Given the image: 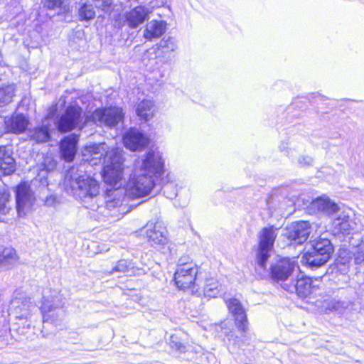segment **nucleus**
<instances>
[{"instance_id": "obj_1", "label": "nucleus", "mask_w": 364, "mask_h": 364, "mask_svg": "<svg viewBox=\"0 0 364 364\" xmlns=\"http://www.w3.org/2000/svg\"><path fill=\"white\" fill-rule=\"evenodd\" d=\"M164 173V162L159 151L150 150L134 164V169L125 185V193L132 198L149 195Z\"/></svg>"}, {"instance_id": "obj_2", "label": "nucleus", "mask_w": 364, "mask_h": 364, "mask_svg": "<svg viewBox=\"0 0 364 364\" xmlns=\"http://www.w3.org/2000/svg\"><path fill=\"white\" fill-rule=\"evenodd\" d=\"M63 186L65 191L80 199L86 208L98 210L100 186L95 179L72 167L65 175Z\"/></svg>"}, {"instance_id": "obj_3", "label": "nucleus", "mask_w": 364, "mask_h": 364, "mask_svg": "<svg viewBox=\"0 0 364 364\" xmlns=\"http://www.w3.org/2000/svg\"><path fill=\"white\" fill-rule=\"evenodd\" d=\"M122 152L118 148H112L103 160V180L107 184L115 188L114 189H119L122 186L124 168Z\"/></svg>"}, {"instance_id": "obj_4", "label": "nucleus", "mask_w": 364, "mask_h": 364, "mask_svg": "<svg viewBox=\"0 0 364 364\" xmlns=\"http://www.w3.org/2000/svg\"><path fill=\"white\" fill-rule=\"evenodd\" d=\"M333 252V245L327 238H319L312 245V249L302 257V262L311 267H320L329 259Z\"/></svg>"}, {"instance_id": "obj_5", "label": "nucleus", "mask_w": 364, "mask_h": 364, "mask_svg": "<svg viewBox=\"0 0 364 364\" xmlns=\"http://www.w3.org/2000/svg\"><path fill=\"white\" fill-rule=\"evenodd\" d=\"M44 292L41 310L43 314V322L58 323L63 316L64 311L61 309L62 297L59 292L55 291L48 294Z\"/></svg>"}, {"instance_id": "obj_6", "label": "nucleus", "mask_w": 364, "mask_h": 364, "mask_svg": "<svg viewBox=\"0 0 364 364\" xmlns=\"http://www.w3.org/2000/svg\"><path fill=\"white\" fill-rule=\"evenodd\" d=\"M198 265L186 257H181L174 274V280L178 288L186 289L191 287L196 280Z\"/></svg>"}, {"instance_id": "obj_7", "label": "nucleus", "mask_w": 364, "mask_h": 364, "mask_svg": "<svg viewBox=\"0 0 364 364\" xmlns=\"http://www.w3.org/2000/svg\"><path fill=\"white\" fill-rule=\"evenodd\" d=\"M277 228L273 226L264 228L259 234V247L257 254V262L258 267L266 268V262L269 257V252L272 249L274 240L277 237Z\"/></svg>"}, {"instance_id": "obj_8", "label": "nucleus", "mask_w": 364, "mask_h": 364, "mask_svg": "<svg viewBox=\"0 0 364 364\" xmlns=\"http://www.w3.org/2000/svg\"><path fill=\"white\" fill-rule=\"evenodd\" d=\"M124 114L119 107H109L107 109H97L92 114L95 124L99 126L113 127L122 120Z\"/></svg>"}, {"instance_id": "obj_9", "label": "nucleus", "mask_w": 364, "mask_h": 364, "mask_svg": "<svg viewBox=\"0 0 364 364\" xmlns=\"http://www.w3.org/2000/svg\"><path fill=\"white\" fill-rule=\"evenodd\" d=\"M16 210L19 216H23L31 210L35 197L27 183H22L16 188Z\"/></svg>"}, {"instance_id": "obj_10", "label": "nucleus", "mask_w": 364, "mask_h": 364, "mask_svg": "<svg viewBox=\"0 0 364 364\" xmlns=\"http://www.w3.org/2000/svg\"><path fill=\"white\" fill-rule=\"evenodd\" d=\"M296 267H298V263L295 258L279 259L271 265V277L275 281L286 280Z\"/></svg>"}, {"instance_id": "obj_11", "label": "nucleus", "mask_w": 364, "mask_h": 364, "mask_svg": "<svg viewBox=\"0 0 364 364\" xmlns=\"http://www.w3.org/2000/svg\"><path fill=\"white\" fill-rule=\"evenodd\" d=\"M82 109L78 106H70L66 109L58 122V130L61 132H69L80 127L82 121Z\"/></svg>"}, {"instance_id": "obj_12", "label": "nucleus", "mask_w": 364, "mask_h": 364, "mask_svg": "<svg viewBox=\"0 0 364 364\" xmlns=\"http://www.w3.org/2000/svg\"><path fill=\"white\" fill-rule=\"evenodd\" d=\"M311 226L308 221L294 223L286 229L285 236L295 244H302L309 237Z\"/></svg>"}, {"instance_id": "obj_13", "label": "nucleus", "mask_w": 364, "mask_h": 364, "mask_svg": "<svg viewBox=\"0 0 364 364\" xmlns=\"http://www.w3.org/2000/svg\"><path fill=\"white\" fill-rule=\"evenodd\" d=\"M149 142V138L134 128L130 129L123 136V143L125 147L132 151L144 149Z\"/></svg>"}, {"instance_id": "obj_14", "label": "nucleus", "mask_w": 364, "mask_h": 364, "mask_svg": "<svg viewBox=\"0 0 364 364\" xmlns=\"http://www.w3.org/2000/svg\"><path fill=\"white\" fill-rule=\"evenodd\" d=\"M229 311L235 318V322L239 331L245 333L248 329V322L245 309L237 299H230L226 301Z\"/></svg>"}, {"instance_id": "obj_15", "label": "nucleus", "mask_w": 364, "mask_h": 364, "mask_svg": "<svg viewBox=\"0 0 364 364\" xmlns=\"http://www.w3.org/2000/svg\"><path fill=\"white\" fill-rule=\"evenodd\" d=\"M105 143L92 144L87 145L82 151L84 160L90 161L93 165H96L104 156L106 157L107 154L111 151Z\"/></svg>"}, {"instance_id": "obj_16", "label": "nucleus", "mask_w": 364, "mask_h": 364, "mask_svg": "<svg viewBox=\"0 0 364 364\" xmlns=\"http://www.w3.org/2000/svg\"><path fill=\"white\" fill-rule=\"evenodd\" d=\"M310 208L315 213L334 218L341 210L338 205L327 197H320L313 200Z\"/></svg>"}, {"instance_id": "obj_17", "label": "nucleus", "mask_w": 364, "mask_h": 364, "mask_svg": "<svg viewBox=\"0 0 364 364\" xmlns=\"http://www.w3.org/2000/svg\"><path fill=\"white\" fill-rule=\"evenodd\" d=\"M167 230L161 223H156L153 227L148 226L146 230V237L151 245L162 246L167 243Z\"/></svg>"}, {"instance_id": "obj_18", "label": "nucleus", "mask_w": 364, "mask_h": 364, "mask_svg": "<svg viewBox=\"0 0 364 364\" xmlns=\"http://www.w3.org/2000/svg\"><path fill=\"white\" fill-rule=\"evenodd\" d=\"M149 13L148 8L136 6L125 14L126 21L130 28H137L149 17Z\"/></svg>"}, {"instance_id": "obj_19", "label": "nucleus", "mask_w": 364, "mask_h": 364, "mask_svg": "<svg viewBox=\"0 0 364 364\" xmlns=\"http://www.w3.org/2000/svg\"><path fill=\"white\" fill-rule=\"evenodd\" d=\"M78 136L73 134L64 138L60 143V153L66 161H72L76 153Z\"/></svg>"}, {"instance_id": "obj_20", "label": "nucleus", "mask_w": 364, "mask_h": 364, "mask_svg": "<svg viewBox=\"0 0 364 364\" xmlns=\"http://www.w3.org/2000/svg\"><path fill=\"white\" fill-rule=\"evenodd\" d=\"M353 225L354 223L350 220L349 216L341 210L332 220V227L336 234H350L353 229Z\"/></svg>"}, {"instance_id": "obj_21", "label": "nucleus", "mask_w": 364, "mask_h": 364, "mask_svg": "<svg viewBox=\"0 0 364 364\" xmlns=\"http://www.w3.org/2000/svg\"><path fill=\"white\" fill-rule=\"evenodd\" d=\"M166 29V23L163 21L152 20L148 22L144 31L143 36L148 41L160 38Z\"/></svg>"}, {"instance_id": "obj_22", "label": "nucleus", "mask_w": 364, "mask_h": 364, "mask_svg": "<svg viewBox=\"0 0 364 364\" xmlns=\"http://www.w3.org/2000/svg\"><path fill=\"white\" fill-rule=\"evenodd\" d=\"M28 124V119L21 114H14L5 120V125L8 132L16 134L23 132L26 129Z\"/></svg>"}, {"instance_id": "obj_23", "label": "nucleus", "mask_w": 364, "mask_h": 364, "mask_svg": "<svg viewBox=\"0 0 364 364\" xmlns=\"http://www.w3.org/2000/svg\"><path fill=\"white\" fill-rule=\"evenodd\" d=\"M14 307V314L16 318L28 319L31 313L36 309L30 301H21L19 299H15L12 301Z\"/></svg>"}, {"instance_id": "obj_24", "label": "nucleus", "mask_w": 364, "mask_h": 364, "mask_svg": "<svg viewBox=\"0 0 364 364\" xmlns=\"http://www.w3.org/2000/svg\"><path fill=\"white\" fill-rule=\"evenodd\" d=\"M124 193L120 189L107 190L105 206H100L99 209H107L112 210L116 208H119L122 204L124 198Z\"/></svg>"}, {"instance_id": "obj_25", "label": "nucleus", "mask_w": 364, "mask_h": 364, "mask_svg": "<svg viewBox=\"0 0 364 364\" xmlns=\"http://www.w3.org/2000/svg\"><path fill=\"white\" fill-rule=\"evenodd\" d=\"M321 312L329 314L331 312L343 313L347 308L346 303L341 301H336L333 299L323 300L318 304Z\"/></svg>"}, {"instance_id": "obj_26", "label": "nucleus", "mask_w": 364, "mask_h": 364, "mask_svg": "<svg viewBox=\"0 0 364 364\" xmlns=\"http://www.w3.org/2000/svg\"><path fill=\"white\" fill-rule=\"evenodd\" d=\"M154 103L150 100H144L136 107V114L141 119L146 122L154 117Z\"/></svg>"}, {"instance_id": "obj_27", "label": "nucleus", "mask_w": 364, "mask_h": 364, "mask_svg": "<svg viewBox=\"0 0 364 364\" xmlns=\"http://www.w3.org/2000/svg\"><path fill=\"white\" fill-rule=\"evenodd\" d=\"M0 171L4 175H10L15 171L14 159L4 147H0Z\"/></svg>"}, {"instance_id": "obj_28", "label": "nucleus", "mask_w": 364, "mask_h": 364, "mask_svg": "<svg viewBox=\"0 0 364 364\" xmlns=\"http://www.w3.org/2000/svg\"><path fill=\"white\" fill-rule=\"evenodd\" d=\"M294 289L297 294L301 297H306L312 292L311 280L310 278L301 275L296 279Z\"/></svg>"}, {"instance_id": "obj_29", "label": "nucleus", "mask_w": 364, "mask_h": 364, "mask_svg": "<svg viewBox=\"0 0 364 364\" xmlns=\"http://www.w3.org/2000/svg\"><path fill=\"white\" fill-rule=\"evenodd\" d=\"M46 121L43 122L41 127H37L30 132L31 138L38 143L46 142L50 139V129Z\"/></svg>"}, {"instance_id": "obj_30", "label": "nucleus", "mask_w": 364, "mask_h": 364, "mask_svg": "<svg viewBox=\"0 0 364 364\" xmlns=\"http://www.w3.org/2000/svg\"><path fill=\"white\" fill-rule=\"evenodd\" d=\"M18 256L14 249L4 247L0 245V265H10L18 260Z\"/></svg>"}, {"instance_id": "obj_31", "label": "nucleus", "mask_w": 364, "mask_h": 364, "mask_svg": "<svg viewBox=\"0 0 364 364\" xmlns=\"http://www.w3.org/2000/svg\"><path fill=\"white\" fill-rule=\"evenodd\" d=\"M224 334L229 342L228 348L230 352L232 353L242 346L243 340L242 338L235 335L233 331H228L225 330L224 331Z\"/></svg>"}, {"instance_id": "obj_32", "label": "nucleus", "mask_w": 364, "mask_h": 364, "mask_svg": "<svg viewBox=\"0 0 364 364\" xmlns=\"http://www.w3.org/2000/svg\"><path fill=\"white\" fill-rule=\"evenodd\" d=\"M219 283L214 278L205 279L204 285V295L207 297H215L219 293Z\"/></svg>"}, {"instance_id": "obj_33", "label": "nucleus", "mask_w": 364, "mask_h": 364, "mask_svg": "<svg viewBox=\"0 0 364 364\" xmlns=\"http://www.w3.org/2000/svg\"><path fill=\"white\" fill-rule=\"evenodd\" d=\"M14 91L15 89L13 85H8L0 88V107L6 105L12 101Z\"/></svg>"}, {"instance_id": "obj_34", "label": "nucleus", "mask_w": 364, "mask_h": 364, "mask_svg": "<svg viewBox=\"0 0 364 364\" xmlns=\"http://www.w3.org/2000/svg\"><path fill=\"white\" fill-rule=\"evenodd\" d=\"M95 16V11L92 5L85 4L79 10V18L81 21H89Z\"/></svg>"}, {"instance_id": "obj_35", "label": "nucleus", "mask_w": 364, "mask_h": 364, "mask_svg": "<svg viewBox=\"0 0 364 364\" xmlns=\"http://www.w3.org/2000/svg\"><path fill=\"white\" fill-rule=\"evenodd\" d=\"M169 345L172 349H174L179 353H184L186 351V346L181 341L180 337L176 333L171 336Z\"/></svg>"}, {"instance_id": "obj_36", "label": "nucleus", "mask_w": 364, "mask_h": 364, "mask_svg": "<svg viewBox=\"0 0 364 364\" xmlns=\"http://www.w3.org/2000/svg\"><path fill=\"white\" fill-rule=\"evenodd\" d=\"M68 5V0H47L46 6L49 9H60L66 11Z\"/></svg>"}, {"instance_id": "obj_37", "label": "nucleus", "mask_w": 364, "mask_h": 364, "mask_svg": "<svg viewBox=\"0 0 364 364\" xmlns=\"http://www.w3.org/2000/svg\"><path fill=\"white\" fill-rule=\"evenodd\" d=\"M10 198L9 193L6 191L0 192V213L6 215L9 213L10 208L7 205Z\"/></svg>"}, {"instance_id": "obj_38", "label": "nucleus", "mask_w": 364, "mask_h": 364, "mask_svg": "<svg viewBox=\"0 0 364 364\" xmlns=\"http://www.w3.org/2000/svg\"><path fill=\"white\" fill-rule=\"evenodd\" d=\"M176 43L173 38H168L167 39H163L159 44V48L166 49L167 51H174L176 49Z\"/></svg>"}, {"instance_id": "obj_39", "label": "nucleus", "mask_w": 364, "mask_h": 364, "mask_svg": "<svg viewBox=\"0 0 364 364\" xmlns=\"http://www.w3.org/2000/svg\"><path fill=\"white\" fill-rule=\"evenodd\" d=\"M164 194L168 198L173 199L177 196V189L174 183L166 184L163 188Z\"/></svg>"}, {"instance_id": "obj_40", "label": "nucleus", "mask_w": 364, "mask_h": 364, "mask_svg": "<svg viewBox=\"0 0 364 364\" xmlns=\"http://www.w3.org/2000/svg\"><path fill=\"white\" fill-rule=\"evenodd\" d=\"M130 265L131 263L125 259L119 260L117 263L112 271L110 272V273L112 274L114 272H128Z\"/></svg>"}, {"instance_id": "obj_41", "label": "nucleus", "mask_w": 364, "mask_h": 364, "mask_svg": "<svg viewBox=\"0 0 364 364\" xmlns=\"http://www.w3.org/2000/svg\"><path fill=\"white\" fill-rule=\"evenodd\" d=\"M97 2V6L106 13H110L112 11V0H94Z\"/></svg>"}, {"instance_id": "obj_42", "label": "nucleus", "mask_w": 364, "mask_h": 364, "mask_svg": "<svg viewBox=\"0 0 364 364\" xmlns=\"http://www.w3.org/2000/svg\"><path fill=\"white\" fill-rule=\"evenodd\" d=\"M353 255L356 264H361L364 262V244H361L357 247Z\"/></svg>"}, {"instance_id": "obj_43", "label": "nucleus", "mask_w": 364, "mask_h": 364, "mask_svg": "<svg viewBox=\"0 0 364 364\" xmlns=\"http://www.w3.org/2000/svg\"><path fill=\"white\" fill-rule=\"evenodd\" d=\"M59 202L55 196H49L45 200V205L48 207H56Z\"/></svg>"}, {"instance_id": "obj_44", "label": "nucleus", "mask_w": 364, "mask_h": 364, "mask_svg": "<svg viewBox=\"0 0 364 364\" xmlns=\"http://www.w3.org/2000/svg\"><path fill=\"white\" fill-rule=\"evenodd\" d=\"M302 160L303 161L299 160V163L303 164V165L309 166V165H311L312 162H313L312 159L310 158V157H303Z\"/></svg>"}, {"instance_id": "obj_45", "label": "nucleus", "mask_w": 364, "mask_h": 364, "mask_svg": "<svg viewBox=\"0 0 364 364\" xmlns=\"http://www.w3.org/2000/svg\"><path fill=\"white\" fill-rule=\"evenodd\" d=\"M360 257H361V258L363 257V254H360Z\"/></svg>"}]
</instances>
